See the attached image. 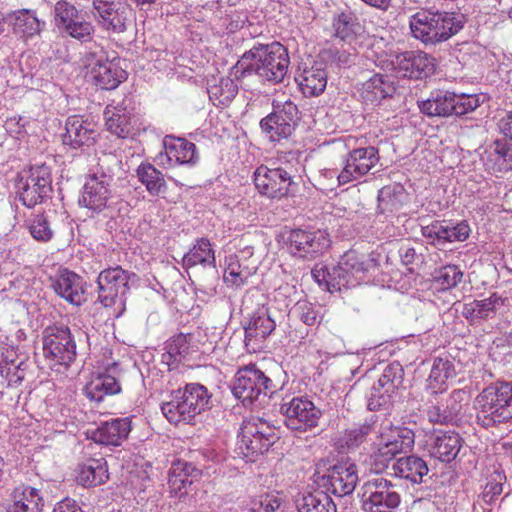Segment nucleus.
I'll return each mask as SVG.
<instances>
[{"mask_svg":"<svg viewBox=\"0 0 512 512\" xmlns=\"http://www.w3.org/2000/svg\"><path fill=\"white\" fill-rule=\"evenodd\" d=\"M373 432V426L368 423L360 424L346 429L337 439V446L340 449H355L359 447Z\"/></svg>","mask_w":512,"mask_h":512,"instance_id":"52","label":"nucleus"},{"mask_svg":"<svg viewBox=\"0 0 512 512\" xmlns=\"http://www.w3.org/2000/svg\"><path fill=\"white\" fill-rule=\"evenodd\" d=\"M292 176L281 167L268 168L260 166L254 172L257 190L269 198H281L288 194Z\"/></svg>","mask_w":512,"mask_h":512,"instance_id":"21","label":"nucleus"},{"mask_svg":"<svg viewBox=\"0 0 512 512\" xmlns=\"http://www.w3.org/2000/svg\"><path fill=\"white\" fill-rule=\"evenodd\" d=\"M379 162L378 149L373 146L355 148L348 152L344 159V167L338 173L331 171V176H335L338 185H344L352 181H357L368 174Z\"/></svg>","mask_w":512,"mask_h":512,"instance_id":"17","label":"nucleus"},{"mask_svg":"<svg viewBox=\"0 0 512 512\" xmlns=\"http://www.w3.org/2000/svg\"><path fill=\"white\" fill-rule=\"evenodd\" d=\"M82 10L67 0H59L52 11L55 27L61 32Z\"/></svg>","mask_w":512,"mask_h":512,"instance_id":"54","label":"nucleus"},{"mask_svg":"<svg viewBox=\"0 0 512 512\" xmlns=\"http://www.w3.org/2000/svg\"><path fill=\"white\" fill-rule=\"evenodd\" d=\"M299 319L306 325L312 326L317 323L318 314L311 304L298 302L294 308Z\"/></svg>","mask_w":512,"mask_h":512,"instance_id":"63","label":"nucleus"},{"mask_svg":"<svg viewBox=\"0 0 512 512\" xmlns=\"http://www.w3.org/2000/svg\"><path fill=\"white\" fill-rule=\"evenodd\" d=\"M201 471L192 463L177 461L169 471L168 487L172 494H187L188 488L200 477Z\"/></svg>","mask_w":512,"mask_h":512,"instance_id":"34","label":"nucleus"},{"mask_svg":"<svg viewBox=\"0 0 512 512\" xmlns=\"http://www.w3.org/2000/svg\"><path fill=\"white\" fill-rule=\"evenodd\" d=\"M285 424L291 430L308 431L318 426L321 410L305 396L284 400L280 407Z\"/></svg>","mask_w":512,"mask_h":512,"instance_id":"15","label":"nucleus"},{"mask_svg":"<svg viewBox=\"0 0 512 512\" xmlns=\"http://www.w3.org/2000/svg\"><path fill=\"white\" fill-rule=\"evenodd\" d=\"M163 145L170 163L194 164L198 160L196 145L187 139L166 136Z\"/></svg>","mask_w":512,"mask_h":512,"instance_id":"35","label":"nucleus"},{"mask_svg":"<svg viewBox=\"0 0 512 512\" xmlns=\"http://www.w3.org/2000/svg\"><path fill=\"white\" fill-rule=\"evenodd\" d=\"M238 86L236 82L229 77H222L218 83L208 87L210 100L214 105H228L237 95Z\"/></svg>","mask_w":512,"mask_h":512,"instance_id":"47","label":"nucleus"},{"mask_svg":"<svg viewBox=\"0 0 512 512\" xmlns=\"http://www.w3.org/2000/svg\"><path fill=\"white\" fill-rule=\"evenodd\" d=\"M104 118L107 130L118 138H126L130 135V112L126 108L108 105L104 111Z\"/></svg>","mask_w":512,"mask_h":512,"instance_id":"41","label":"nucleus"},{"mask_svg":"<svg viewBox=\"0 0 512 512\" xmlns=\"http://www.w3.org/2000/svg\"><path fill=\"white\" fill-rule=\"evenodd\" d=\"M108 160L109 158L102 160L99 169L87 177L78 200L80 206L97 213L108 207L112 197L113 172L109 167L107 170L104 169Z\"/></svg>","mask_w":512,"mask_h":512,"instance_id":"9","label":"nucleus"},{"mask_svg":"<svg viewBox=\"0 0 512 512\" xmlns=\"http://www.w3.org/2000/svg\"><path fill=\"white\" fill-rule=\"evenodd\" d=\"M43 352L53 365L68 367L76 357L75 338L66 326H49L43 331Z\"/></svg>","mask_w":512,"mask_h":512,"instance_id":"12","label":"nucleus"},{"mask_svg":"<svg viewBox=\"0 0 512 512\" xmlns=\"http://www.w3.org/2000/svg\"><path fill=\"white\" fill-rule=\"evenodd\" d=\"M137 276L120 266L101 271L97 278L98 301L106 308L116 307L120 314L125 307L126 294Z\"/></svg>","mask_w":512,"mask_h":512,"instance_id":"6","label":"nucleus"},{"mask_svg":"<svg viewBox=\"0 0 512 512\" xmlns=\"http://www.w3.org/2000/svg\"><path fill=\"white\" fill-rule=\"evenodd\" d=\"M298 512H337L336 504L326 491L304 494L296 502Z\"/></svg>","mask_w":512,"mask_h":512,"instance_id":"45","label":"nucleus"},{"mask_svg":"<svg viewBox=\"0 0 512 512\" xmlns=\"http://www.w3.org/2000/svg\"><path fill=\"white\" fill-rule=\"evenodd\" d=\"M504 480L505 476L500 472H494V474L489 477L483 492L481 493V497L486 504L491 505L502 493Z\"/></svg>","mask_w":512,"mask_h":512,"instance_id":"59","label":"nucleus"},{"mask_svg":"<svg viewBox=\"0 0 512 512\" xmlns=\"http://www.w3.org/2000/svg\"><path fill=\"white\" fill-rule=\"evenodd\" d=\"M506 300V298L493 293L488 298L465 303L462 315L470 321L488 319L505 305Z\"/></svg>","mask_w":512,"mask_h":512,"instance_id":"36","label":"nucleus"},{"mask_svg":"<svg viewBox=\"0 0 512 512\" xmlns=\"http://www.w3.org/2000/svg\"><path fill=\"white\" fill-rule=\"evenodd\" d=\"M404 371L402 366L397 363L387 365L378 379V389H384L385 393H394L402 384Z\"/></svg>","mask_w":512,"mask_h":512,"instance_id":"53","label":"nucleus"},{"mask_svg":"<svg viewBox=\"0 0 512 512\" xmlns=\"http://www.w3.org/2000/svg\"><path fill=\"white\" fill-rule=\"evenodd\" d=\"M478 424L484 428L512 421V383L497 381L485 387L474 400Z\"/></svg>","mask_w":512,"mask_h":512,"instance_id":"2","label":"nucleus"},{"mask_svg":"<svg viewBox=\"0 0 512 512\" xmlns=\"http://www.w3.org/2000/svg\"><path fill=\"white\" fill-rule=\"evenodd\" d=\"M89 66V77L101 89H115L125 79V71L113 61L97 59L89 62Z\"/></svg>","mask_w":512,"mask_h":512,"instance_id":"29","label":"nucleus"},{"mask_svg":"<svg viewBox=\"0 0 512 512\" xmlns=\"http://www.w3.org/2000/svg\"><path fill=\"white\" fill-rule=\"evenodd\" d=\"M52 192L51 169L46 164L32 166L21 176L18 194L23 205L32 208L50 196Z\"/></svg>","mask_w":512,"mask_h":512,"instance_id":"11","label":"nucleus"},{"mask_svg":"<svg viewBox=\"0 0 512 512\" xmlns=\"http://www.w3.org/2000/svg\"><path fill=\"white\" fill-rule=\"evenodd\" d=\"M130 431L131 420L128 417L115 418L102 422L91 431L90 439L101 445L120 446L127 439Z\"/></svg>","mask_w":512,"mask_h":512,"instance_id":"25","label":"nucleus"},{"mask_svg":"<svg viewBox=\"0 0 512 512\" xmlns=\"http://www.w3.org/2000/svg\"><path fill=\"white\" fill-rule=\"evenodd\" d=\"M55 292L69 303L80 306L85 301L83 280L76 273L64 270L54 280Z\"/></svg>","mask_w":512,"mask_h":512,"instance_id":"33","label":"nucleus"},{"mask_svg":"<svg viewBox=\"0 0 512 512\" xmlns=\"http://www.w3.org/2000/svg\"><path fill=\"white\" fill-rule=\"evenodd\" d=\"M330 57L332 62L336 63L340 67H350L355 64L358 54L354 47L350 49H335L330 51Z\"/></svg>","mask_w":512,"mask_h":512,"instance_id":"61","label":"nucleus"},{"mask_svg":"<svg viewBox=\"0 0 512 512\" xmlns=\"http://www.w3.org/2000/svg\"><path fill=\"white\" fill-rule=\"evenodd\" d=\"M26 226L31 237L39 243H48L54 238L55 231L45 214L32 215L26 221Z\"/></svg>","mask_w":512,"mask_h":512,"instance_id":"48","label":"nucleus"},{"mask_svg":"<svg viewBox=\"0 0 512 512\" xmlns=\"http://www.w3.org/2000/svg\"><path fill=\"white\" fill-rule=\"evenodd\" d=\"M289 248L294 255L301 258L313 259L326 251L330 239L325 231L292 230L289 235Z\"/></svg>","mask_w":512,"mask_h":512,"instance_id":"19","label":"nucleus"},{"mask_svg":"<svg viewBox=\"0 0 512 512\" xmlns=\"http://www.w3.org/2000/svg\"><path fill=\"white\" fill-rule=\"evenodd\" d=\"M272 105L273 111L260 121V127L271 141H280L293 133L299 111L291 100L283 103L274 100Z\"/></svg>","mask_w":512,"mask_h":512,"instance_id":"13","label":"nucleus"},{"mask_svg":"<svg viewBox=\"0 0 512 512\" xmlns=\"http://www.w3.org/2000/svg\"><path fill=\"white\" fill-rule=\"evenodd\" d=\"M277 439L274 429L266 423L248 421L241 428L237 449L245 458L252 460L255 456L267 452Z\"/></svg>","mask_w":512,"mask_h":512,"instance_id":"16","label":"nucleus"},{"mask_svg":"<svg viewBox=\"0 0 512 512\" xmlns=\"http://www.w3.org/2000/svg\"><path fill=\"white\" fill-rule=\"evenodd\" d=\"M210 395L206 387L198 383L186 384L173 391L170 400L161 404L165 418L174 425L189 424L205 410Z\"/></svg>","mask_w":512,"mask_h":512,"instance_id":"3","label":"nucleus"},{"mask_svg":"<svg viewBox=\"0 0 512 512\" xmlns=\"http://www.w3.org/2000/svg\"><path fill=\"white\" fill-rule=\"evenodd\" d=\"M409 27L416 39L426 45H435L455 35L462 23L453 13L422 9L410 17Z\"/></svg>","mask_w":512,"mask_h":512,"instance_id":"4","label":"nucleus"},{"mask_svg":"<svg viewBox=\"0 0 512 512\" xmlns=\"http://www.w3.org/2000/svg\"><path fill=\"white\" fill-rule=\"evenodd\" d=\"M335 37L350 45L363 33V26L359 19L352 13H340L333 19Z\"/></svg>","mask_w":512,"mask_h":512,"instance_id":"43","label":"nucleus"},{"mask_svg":"<svg viewBox=\"0 0 512 512\" xmlns=\"http://www.w3.org/2000/svg\"><path fill=\"white\" fill-rule=\"evenodd\" d=\"M52 512H82V510L75 500L65 498L55 505Z\"/></svg>","mask_w":512,"mask_h":512,"instance_id":"64","label":"nucleus"},{"mask_svg":"<svg viewBox=\"0 0 512 512\" xmlns=\"http://www.w3.org/2000/svg\"><path fill=\"white\" fill-rule=\"evenodd\" d=\"M282 505V498L274 493H264L251 499V512H275Z\"/></svg>","mask_w":512,"mask_h":512,"instance_id":"58","label":"nucleus"},{"mask_svg":"<svg viewBox=\"0 0 512 512\" xmlns=\"http://www.w3.org/2000/svg\"><path fill=\"white\" fill-rule=\"evenodd\" d=\"M85 396L91 401L100 402L106 396L118 394L121 386L117 376V365L107 368L90 379L84 387Z\"/></svg>","mask_w":512,"mask_h":512,"instance_id":"23","label":"nucleus"},{"mask_svg":"<svg viewBox=\"0 0 512 512\" xmlns=\"http://www.w3.org/2000/svg\"><path fill=\"white\" fill-rule=\"evenodd\" d=\"M276 328V322L268 309H258L245 327V346L249 352H259L265 348L266 339Z\"/></svg>","mask_w":512,"mask_h":512,"instance_id":"22","label":"nucleus"},{"mask_svg":"<svg viewBox=\"0 0 512 512\" xmlns=\"http://www.w3.org/2000/svg\"><path fill=\"white\" fill-rule=\"evenodd\" d=\"M256 272V266L243 265L237 256H230L224 272V281L228 285L241 286Z\"/></svg>","mask_w":512,"mask_h":512,"instance_id":"49","label":"nucleus"},{"mask_svg":"<svg viewBox=\"0 0 512 512\" xmlns=\"http://www.w3.org/2000/svg\"><path fill=\"white\" fill-rule=\"evenodd\" d=\"M94 32L95 26L92 22L86 19L83 11H81L77 17H74V19L61 31V33H64L82 43L90 42Z\"/></svg>","mask_w":512,"mask_h":512,"instance_id":"51","label":"nucleus"},{"mask_svg":"<svg viewBox=\"0 0 512 512\" xmlns=\"http://www.w3.org/2000/svg\"><path fill=\"white\" fill-rule=\"evenodd\" d=\"M361 502L365 512H393L401 502L396 484L383 476H375L361 486Z\"/></svg>","mask_w":512,"mask_h":512,"instance_id":"7","label":"nucleus"},{"mask_svg":"<svg viewBox=\"0 0 512 512\" xmlns=\"http://www.w3.org/2000/svg\"><path fill=\"white\" fill-rule=\"evenodd\" d=\"M92 6L98 24L109 33L122 34L132 22L133 9L127 0H92Z\"/></svg>","mask_w":512,"mask_h":512,"instance_id":"14","label":"nucleus"},{"mask_svg":"<svg viewBox=\"0 0 512 512\" xmlns=\"http://www.w3.org/2000/svg\"><path fill=\"white\" fill-rule=\"evenodd\" d=\"M399 77L424 79L434 73L435 59L421 51H406L396 55L392 62Z\"/></svg>","mask_w":512,"mask_h":512,"instance_id":"20","label":"nucleus"},{"mask_svg":"<svg viewBox=\"0 0 512 512\" xmlns=\"http://www.w3.org/2000/svg\"><path fill=\"white\" fill-rule=\"evenodd\" d=\"M415 431L407 426L384 428L370 455L375 472L379 473L400 453L411 450L415 443Z\"/></svg>","mask_w":512,"mask_h":512,"instance_id":"5","label":"nucleus"},{"mask_svg":"<svg viewBox=\"0 0 512 512\" xmlns=\"http://www.w3.org/2000/svg\"><path fill=\"white\" fill-rule=\"evenodd\" d=\"M358 469L356 464L341 462L330 467L323 475L317 476V484L338 497L351 494L358 483Z\"/></svg>","mask_w":512,"mask_h":512,"instance_id":"18","label":"nucleus"},{"mask_svg":"<svg viewBox=\"0 0 512 512\" xmlns=\"http://www.w3.org/2000/svg\"><path fill=\"white\" fill-rule=\"evenodd\" d=\"M3 24L12 27L14 34L23 38H32L39 35L45 27V22L37 17L36 11L20 9L2 17Z\"/></svg>","mask_w":512,"mask_h":512,"instance_id":"27","label":"nucleus"},{"mask_svg":"<svg viewBox=\"0 0 512 512\" xmlns=\"http://www.w3.org/2000/svg\"><path fill=\"white\" fill-rule=\"evenodd\" d=\"M470 232V227L465 221L455 225L435 221L430 225L422 227V235L425 238L432 239L433 244L465 241L469 237Z\"/></svg>","mask_w":512,"mask_h":512,"instance_id":"28","label":"nucleus"},{"mask_svg":"<svg viewBox=\"0 0 512 512\" xmlns=\"http://www.w3.org/2000/svg\"><path fill=\"white\" fill-rule=\"evenodd\" d=\"M25 362L20 361L18 364L14 360L8 359V356L0 359V373L8 381V385L17 386L24 379Z\"/></svg>","mask_w":512,"mask_h":512,"instance_id":"56","label":"nucleus"},{"mask_svg":"<svg viewBox=\"0 0 512 512\" xmlns=\"http://www.w3.org/2000/svg\"><path fill=\"white\" fill-rule=\"evenodd\" d=\"M394 476L405 479L412 484L425 482L429 468L426 461L418 455H408L398 458L392 465Z\"/></svg>","mask_w":512,"mask_h":512,"instance_id":"32","label":"nucleus"},{"mask_svg":"<svg viewBox=\"0 0 512 512\" xmlns=\"http://www.w3.org/2000/svg\"><path fill=\"white\" fill-rule=\"evenodd\" d=\"M95 126L81 116H69L65 123V133L62 135L63 144L74 149L90 146L97 137Z\"/></svg>","mask_w":512,"mask_h":512,"instance_id":"24","label":"nucleus"},{"mask_svg":"<svg viewBox=\"0 0 512 512\" xmlns=\"http://www.w3.org/2000/svg\"><path fill=\"white\" fill-rule=\"evenodd\" d=\"M182 265L189 269L196 265L209 267L213 273V281L209 285V293L216 292L215 283L218 281L217 270L215 265V255L212 245L208 239L201 238L196 241L194 246L183 256Z\"/></svg>","mask_w":512,"mask_h":512,"instance_id":"26","label":"nucleus"},{"mask_svg":"<svg viewBox=\"0 0 512 512\" xmlns=\"http://www.w3.org/2000/svg\"><path fill=\"white\" fill-rule=\"evenodd\" d=\"M462 447V438L456 432L438 431L430 439L431 456L442 462L454 460Z\"/></svg>","mask_w":512,"mask_h":512,"instance_id":"30","label":"nucleus"},{"mask_svg":"<svg viewBox=\"0 0 512 512\" xmlns=\"http://www.w3.org/2000/svg\"><path fill=\"white\" fill-rule=\"evenodd\" d=\"M138 180L146 187L152 196H157L166 190V180L161 171L150 163H142L136 170Z\"/></svg>","mask_w":512,"mask_h":512,"instance_id":"46","label":"nucleus"},{"mask_svg":"<svg viewBox=\"0 0 512 512\" xmlns=\"http://www.w3.org/2000/svg\"><path fill=\"white\" fill-rule=\"evenodd\" d=\"M290 58L279 42L257 44L245 52L236 67L242 76L256 75L261 81L280 83L288 73Z\"/></svg>","mask_w":512,"mask_h":512,"instance_id":"1","label":"nucleus"},{"mask_svg":"<svg viewBox=\"0 0 512 512\" xmlns=\"http://www.w3.org/2000/svg\"><path fill=\"white\" fill-rule=\"evenodd\" d=\"M274 392L272 380L256 365L240 368L232 384L233 395L247 406Z\"/></svg>","mask_w":512,"mask_h":512,"instance_id":"10","label":"nucleus"},{"mask_svg":"<svg viewBox=\"0 0 512 512\" xmlns=\"http://www.w3.org/2000/svg\"><path fill=\"white\" fill-rule=\"evenodd\" d=\"M482 160L491 173L512 170V147L505 140H495L484 151Z\"/></svg>","mask_w":512,"mask_h":512,"instance_id":"31","label":"nucleus"},{"mask_svg":"<svg viewBox=\"0 0 512 512\" xmlns=\"http://www.w3.org/2000/svg\"><path fill=\"white\" fill-rule=\"evenodd\" d=\"M393 91L390 82L382 75L375 74L363 84L362 96L366 101L379 102Z\"/></svg>","mask_w":512,"mask_h":512,"instance_id":"50","label":"nucleus"},{"mask_svg":"<svg viewBox=\"0 0 512 512\" xmlns=\"http://www.w3.org/2000/svg\"><path fill=\"white\" fill-rule=\"evenodd\" d=\"M378 263L374 257L359 255L355 251H347L340 258L338 265L329 273L332 286L339 290L352 288L365 281L367 273L375 269Z\"/></svg>","mask_w":512,"mask_h":512,"instance_id":"8","label":"nucleus"},{"mask_svg":"<svg viewBox=\"0 0 512 512\" xmlns=\"http://www.w3.org/2000/svg\"><path fill=\"white\" fill-rule=\"evenodd\" d=\"M302 92L307 96L321 94L327 85V73L321 65H314L303 71L296 77Z\"/></svg>","mask_w":512,"mask_h":512,"instance_id":"40","label":"nucleus"},{"mask_svg":"<svg viewBox=\"0 0 512 512\" xmlns=\"http://www.w3.org/2000/svg\"><path fill=\"white\" fill-rule=\"evenodd\" d=\"M455 376L454 363L448 356L436 357L433 360L430 374L427 379V389L432 394L442 393L446 390V383Z\"/></svg>","mask_w":512,"mask_h":512,"instance_id":"39","label":"nucleus"},{"mask_svg":"<svg viewBox=\"0 0 512 512\" xmlns=\"http://www.w3.org/2000/svg\"><path fill=\"white\" fill-rule=\"evenodd\" d=\"M108 479V467L104 458H91L77 468L76 480L84 487L103 484Z\"/></svg>","mask_w":512,"mask_h":512,"instance_id":"38","label":"nucleus"},{"mask_svg":"<svg viewBox=\"0 0 512 512\" xmlns=\"http://www.w3.org/2000/svg\"><path fill=\"white\" fill-rule=\"evenodd\" d=\"M463 278V272L456 265H446L434 273V281L441 290L456 287Z\"/></svg>","mask_w":512,"mask_h":512,"instance_id":"55","label":"nucleus"},{"mask_svg":"<svg viewBox=\"0 0 512 512\" xmlns=\"http://www.w3.org/2000/svg\"><path fill=\"white\" fill-rule=\"evenodd\" d=\"M453 92L437 90L430 94V97L419 103L420 111L427 116L449 117L452 111Z\"/></svg>","mask_w":512,"mask_h":512,"instance_id":"42","label":"nucleus"},{"mask_svg":"<svg viewBox=\"0 0 512 512\" xmlns=\"http://www.w3.org/2000/svg\"><path fill=\"white\" fill-rule=\"evenodd\" d=\"M378 210L380 213L398 211L407 199V193L401 184L393 183L382 187L378 192Z\"/></svg>","mask_w":512,"mask_h":512,"instance_id":"44","label":"nucleus"},{"mask_svg":"<svg viewBox=\"0 0 512 512\" xmlns=\"http://www.w3.org/2000/svg\"><path fill=\"white\" fill-rule=\"evenodd\" d=\"M480 106V100L473 94H452L451 116H463L473 112Z\"/></svg>","mask_w":512,"mask_h":512,"instance_id":"57","label":"nucleus"},{"mask_svg":"<svg viewBox=\"0 0 512 512\" xmlns=\"http://www.w3.org/2000/svg\"><path fill=\"white\" fill-rule=\"evenodd\" d=\"M44 507L43 497L39 490L30 487L16 488L12 493V504L7 512H42Z\"/></svg>","mask_w":512,"mask_h":512,"instance_id":"37","label":"nucleus"},{"mask_svg":"<svg viewBox=\"0 0 512 512\" xmlns=\"http://www.w3.org/2000/svg\"><path fill=\"white\" fill-rule=\"evenodd\" d=\"M391 393H385L384 389H378V382L374 383L368 395V407L370 410H376L387 404L391 397Z\"/></svg>","mask_w":512,"mask_h":512,"instance_id":"62","label":"nucleus"},{"mask_svg":"<svg viewBox=\"0 0 512 512\" xmlns=\"http://www.w3.org/2000/svg\"><path fill=\"white\" fill-rule=\"evenodd\" d=\"M189 345L186 336L179 334L174 337L167 345V352L175 361H181L188 354Z\"/></svg>","mask_w":512,"mask_h":512,"instance_id":"60","label":"nucleus"}]
</instances>
